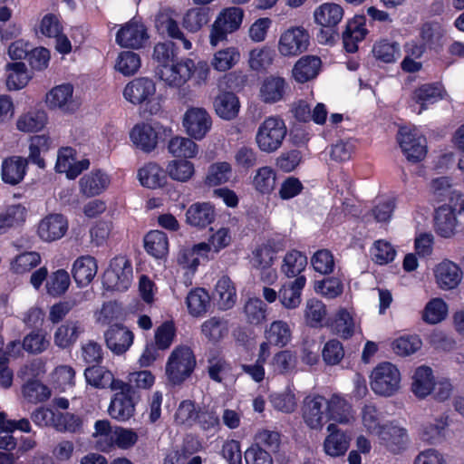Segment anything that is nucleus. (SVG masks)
Returning <instances> with one entry per match:
<instances>
[{
	"mask_svg": "<svg viewBox=\"0 0 464 464\" xmlns=\"http://www.w3.org/2000/svg\"><path fill=\"white\" fill-rule=\"evenodd\" d=\"M149 39L147 30L142 24L130 22L121 28L116 35L117 43L122 47L140 48Z\"/></svg>",
	"mask_w": 464,
	"mask_h": 464,
	"instance_id": "nucleus-18",
	"label": "nucleus"
},
{
	"mask_svg": "<svg viewBox=\"0 0 464 464\" xmlns=\"http://www.w3.org/2000/svg\"><path fill=\"white\" fill-rule=\"evenodd\" d=\"M333 331L343 338H349L353 334L354 323L346 310H340L332 324Z\"/></svg>",
	"mask_w": 464,
	"mask_h": 464,
	"instance_id": "nucleus-64",
	"label": "nucleus"
},
{
	"mask_svg": "<svg viewBox=\"0 0 464 464\" xmlns=\"http://www.w3.org/2000/svg\"><path fill=\"white\" fill-rule=\"evenodd\" d=\"M436 279L440 288L453 289L461 281L460 268L450 261H444L437 266L435 270Z\"/></svg>",
	"mask_w": 464,
	"mask_h": 464,
	"instance_id": "nucleus-28",
	"label": "nucleus"
},
{
	"mask_svg": "<svg viewBox=\"0 0 464 464\" xmlns=\"http://www.w3.org/2000/svg\"><path fill=\"white\" fill-rule=\"evenodd\" d=\"M193 61L185 59L179 63H172L160 68L158 72L160 78L171 87H181L192 77Z\"/></svg>",
	"mask_w": 464,
	"mask_h": 464,
	"instance_id": "nucleus-14",
	"label": "nucleus"
},
{
	"mask_svg": "<svg viewBox=\"0 0 464 464\" xmlns=\"http://www.w3.org/2000/svg\"><path fill=\"white\" fill-rule=\"evenodd\" d=\"M54 428L60 432L79 433L82 430V420L73 413H58Z\"/></svg>",
	"mask_w": 464,
	"mask_h": 464,
	"instance_id": "nucleus-59",
	"label": "nucleus"
},
{
	"mask_svg": "<svg viewBox=\"0 0 464 464\" xmlns=\"http://www.w3.org/2000/svg\"><path fill=\"white\" fill-rule=\"evenodd\" d=\"M398 141L409 161L419 162L426 156V139L407 128H401Z\"/></svg>",
	"mask_w": 464,
	"mask_h": 464,
	"instance_id": "nucleus-10",
	"label": "nucleus"
},
{
	"mask_svg": "<svg viewBox=\"0 0 464 464\" xmlns=\"http://www.w3.org/2000/svg\"><path fill=\"white\" fill-rule=\"evenodd\" d=\"M289 89L285 79L277 75L264 78L259 88V97L265 103L273 104L282 101Z\"/></svg>",
	"mask_w": 464,
	"mask_h": 464,
	"instance_id": "nucleus-15",
	"label": "nucleus"
},
{
	"mask_svg": "<svg viewBox=\"0 0 464 464\" xmlns=\"http://www.w3.org/2000/svg\"><path fill=\"white\" fill-rule=\"evenodd\" d=\"M434 382L432 370L430 367H418L412 376L411 391L417 397L425 398L432 392Z\"/></svg>",
	"mask_w": 464,
	"mask_h": 464,
	"instance_id": "nucleus-34",
	"label": "nucleus"
},
{
	"mask_svg": "<svg viewBox=\"0 0 464 464\" xmlns=\"http://www.w3.org/2000/svg\"><path fill=\"white\" fill-rule=\"evenodd\" d=\"M239 57L240 54L235 47L221 49L214 53L211 65L218 72H226L238 62Z\"/></svg>",
	"mask_w": 464,
	"mask_h": 464,
	"instance_id": "nucleus-47",
	"label": "nucleus"
},
{
	"mask_svg": "<svg viewBox=\"0 0 464 464\" xmlns=\"http://www.w3.org/2000/svg\"><path fill=\"white\" fill-rule=\"evenodd\" d=\"M456 206L443 205L436 211L435 225L437 232L443 237L454 235L457 225Z\"/></svg>",
	"mask_w": 464,
	"mask_h": 464,
	"instance_id": "nucleus-30",
	"label": "nucleus"
},
{
	"mask_svg": "<svg viewBox=\"0 0 464 464\" xmlns=\"http://www.w3.org/2000/svg\"><path fill=\"white\" fill-rule=\"evenodd\" d=\"M22 392L24 399L31 403L43 402L51 397V390L39 381L26 382Z\"/></svg>",
	"mask_w": 464,
	"mask_h": 464,
	"instance_id": "nucleus-51",
	"label": "nucleus"
},
{
	"mask_svg": "<svg viewBox=\"0 0 464 464\" xmlns=\"http://www.w3.org/2000/svg\"><path fill=\"white\" fill-rule=\"evenodd\" d=\"M306 265V256L297 250H293L285 255L281 270L287 277H298Z\"/></svg>",
	"mask_w": 464,
	"mask_h": 464,
	"instance_id": "nucleus-44",
	"label": "nucleus"
},
{
	"mask_svg": "<svg viewBox=\"0 0 464 464\" xmlns=\"http://www.w3.org/2000/svg\"><path fill=\"white\" fill-rule=\"evenodd\" d=\"M285 135V122L277 117H269L260 124L256 141L260 150L270 153L281 147Z\"/></svg>",
	"mask_w": 464,
	"mask_h": 464,
	"instance_id": "nucleus-4",
	"label": "nucleus"
},
{
	"mask_svg": "<svg viewBox=\"0 0 464 464\" xmlns=\"http://www.w3.org/2000/svg\"><path fill=\"white\" fill-rule=\"evenodd\" d=\"M83 300L84 295L78 293L68 300L53 304L49 313L50 321L53 324L61 322L72 308L80 304Z\"/></svg>",
	"mask_w": 464,
	"mask_h": 464,
	"instance_id": "nucleus-52",
	"label": "nucleus"
},
{
	"mask_svg": "<svg viewBox=\"0 0 464 464\" xmlns=\"http://www.w3.org/2000/svg\"><path fill=\"white\" fill-rule=\"evenodd\" d=\"M168 150L174 157L193 158L198 152V145L189 138L177 136L169 141Z\"/></svg>",
	"mask_w": 464,
	"mask_h": 464,
	"instance_id": "nucleus-48",
	"label": "nucleus"
},
{
	"mask_svg": "<svg viewBox=\"0 0 464 464\" xmlns=\"http://www.w3.org/2000/svg\"><path fill=\"white\" fill-rule=\"evenodd\" d=\"M228 331L227 322L218 316H213L205 321L201 325V332L210 342H218Z\"/></svg>",
	"mask_w": 464,
	"mask_h": 464,
	"instance_id": "nucleus-45",
	"label": "nucleus"
},
{
	"mask_svg": "<svg viewBox=\"0 0 464 464\" xmlns=\"http://www.w3.org/2000/svg\"><path fill=\"white\" fill-rule=\"evenodd\" d=\"M305 277L298 276L295 281L285 284L278 292V297L284 307L294 309L301 303V291L305 285Z\"/></svg>",
	"mask_w": 464,
	"mask_h": 464,
	"instance_id": "nucleus-31",
	"label": "nucleus"
},
{
	"mask_svg": "<svg viewBox=\"0 0 464 464\" xmlns=\"http://www.w3.org/2000/svg\"><path fill=\"white\" fill-rule=\"evenodd\" d=\"M343 16V7L335 3L322 4L314 10V22L326 28V30H321V37L324 42H334L335 37H338L334 28L342 21Z\"/></svg>",
	"mask_w": 464,
	"mask_h": 464,
	"instance_id": "nucleus-5",
	"label": "nucleus"
},
{
	"mask_svg": "<svg viewBox=\"0 0 464 464\" xmlns=\"http://www.w3.org/2000/svg\"><path fill=\"white\" fill-rule=\"evenodd\" d=\"M401 372L392 363L385 362L373 368L370 375L372 392L380 396L391 397L401 389Z\"/></svg>",
	"mask_w": 464,
	"mask_h": 464,
	"instance_id": "nucleus-1",
	"label": "nucleus"
},
{
	"mask_svg": "<svg viewBox=\"0 0 464 464\" xmlns=\"http://www.w3.org/2000/svg\"><path fill=\"white\" fill-rule=\"evenodd\" d=\"M372 54L382 63H394L401 56L400 45L396 42L381 40L373 45Z\"/></svg>",
	"mask_w": 464,
	"mask_h": 464,
	"instance_id": "nucleus-43",
	"label": "nucleus"
},
{
	"mask_svg": "<svg viewBox=\"0 0 464 464\" xmlns=\"http://www.w3.org/2000/svg\"><path fill=\"white\" fill-rule=\"evenodd\" d=\"M68 219L63 214L52 213L45 216L38 224L37 233L45 242L61 239L68 231Z\"/></svg>",
	"mask_w": 464,
	"mask_h": 464,
	"instance_id": "nucleus-11",
	"label": "nucleus"
},
{
	"mask_svg": "<svg viewBox=\"0 0 464 464\" xmlns=\"http://www.w3.org/2000/svg\"><path fill=\"white\" fill-rule=\"evenodd\" d=\"M266 304L259 298H249L244 304L243 312L248 324L258 325L266 319Z\"/></svg>",
	"mask_w": 464,
	"mask_h": 464,
	"instance_id": "nucleus-46",
	"label": "nucleus"
},
{
	"mask_svg": "<svg viewBox=\"0 0 464 464\" xmlns=\"http://www.w3.org/2000/svg\"><path fill=\"white\" fill-rule=\"evenodd\" d=\"M296 365L295 355L288 350L276 353L271 361V366L275 372L279 374H287L291 372Z\"/></svg>",
	"mask_w": 464,
	"mask_h": 464,
	"instance_id": "nucleus-60",
	"label": "nucleus"
},
{
	"mask_svg": "<svg viewBox=\"0 0 464 464\" xmlns=\"http://www.w3.org/2000/svg\"><path fill=\"white\" fill-rule=\"evenodd\" d=\"M276 173L268 166L261 167L253 177L252 185L261 194H270L276 188Z\"/></svg>",
	"mask_w": 464,
	"mask_h": 464,
	"instance_id": "nucleus-40",
	"label": "nucleus"
},
{
	"mask_svg": "<svg viewBox=\"0 0 464 464\" xmlns=\"http://www.w3.org/2000/svg\"><path fill=\"white\" fill-rule=\"evenodd\" d=\"M327 403L322 396L305 398L303 406V418L311 429H322L328 420Z\"/></svg>",
	"mask_w": 464,
	"mask_h": 464,
	"instance_id": "nucleus-13",
	"label": "nucleus"
},
{
	"mask_svg": "<svg viewBox=\"0 0 464 464\" xmlns=\"http://www.w3.org/2000/svg\"><path fill=\"white\" fill-rule=\"evenodd\" d=\"M28 160L20 156H11L2 162V179L5 183L14 186L19 184L26 173Z\"/></svg>",
	"mask_w": 464,
	"mask_h": 464,
	"instance_id": "nucleus-21",
	"label": "nucleus"
},
{
	"mask_svg": "<svg viewBox=\"0 0 464 464\" xmlns=\"http://www.w3.org/2000/svg\"><path fill=\"white\" fill-rule=\"evenodd\" d=\"M116 427H112L109 420H97L94 424V439L96 447L102 451H108L113 447Z\"/></svg>",
	"mask_w": 464,
	"mask_h": 464,
	"instance_id": "nucleus-37",
	"label": "nucleus"
},
{
	"mask_svg": "<svg viewBox=\"0 0 464 464\" xmlns=\"http://www.w3.org/2000/svg\"><path fill=\"white\" fill-rule=\"evenodd\" d=\"M69 285V274L63 269H59L47 279L46 290L50 295L60 296L66 292Z\"/></svg>",
	"mask_w": 464,
	"mask_h": 464,
	"instance_id": "nucleus-58",
	"label": "nucleus"
},
{
	"mask_svg": "<svg viewBox=\"0 0 464 464\" xmlns=\"http://www.w3.org/2000/svg\"><path fill=\"white\" fill-rule=\"evenodd\" d=\"M8 75L6 77V87L9 91H16L24 88L29 82L26 66L22 62L10 63L6 64Z\"/></svg>",
	"mask_w": 464,
	"mask_h": 464,
	"instance_id": "nucleus-38",
	"label": "nucleus"
},
{
	"mask_svg": "<svg viewBox=\"0 0 464 464\" xmlns=\"http://www.w3.org/2000/svg\"><path fill=\"white\" fill-rule=\"evenodd\" d=\"M308 32L302 27H291L279 39L278 51L284 56H296L305 52L309 45Z\"/></svg>",
	"mask_w": 464,
	"mask_h": 464,
	"instance_id": "nucleus-9",
	"label": "nucleus"
},
{
	"mask_svg": "<svg viewBox=\"0 0 464 464\" xmlns=\"http://www.w3.org/2000/svg\"><path fill=\"white\" fill-rule=\"evenodd\" d=\"M194 171V165L185 160H171L166 167V172L169 178L179 182H187L189 180Z\"/></svg>",
	"mask_w": 464,
	"mask_h": 464,
	"instance_id": "nucleus-49",
	"label": "nucleus"
},
{
	"mask_svg": "<svg viewBox=\"0 0 464 464\" xmlns=\"http://www.w3.org/2000/svg\"><path fill=\"white\" fill-rule=\"evenodd\" d=\"M144 247L148 254L157 259L166 256L169 251V240L167 235L160 230L149 232L144 238Z\"/></svg>",
	"mask_w": 464,
	"mask_h": 464,
	"instance_id": "nucleus-36",
	"label": "nucleus"
},
{
	"mask_svg": "<svg viewBox=\"0 0 464 464\" xmlns=\"http://www.w3.org/2000/svg\"><path fill=\"white\" fill-rule=\"evenodd\" d=\"M140 66V56L131 51L121 52L117 59L115 68L124 75L134 74Z\"/></svg>",
	"mask_w": 464,
	"mask_h": 464,
	"instance_id": "nucleus-62",
	"label": "nucleus"
},
{
	"mask_svg": "<svg viewBox=\"0 0 464 464\" xmlns=\"http://www.w3.org/2000/svg\"><path fill=\"white\" fill-rule=\"evenodd\" d=\"M46 123V114L44 111L28 112L19 118L17 121L18 130L24 132H33L40 130Z\"/></svg>",
	"mask_w": 464,
	"mask_h": 464,
	"instance_id": "nucleus-57",
	"label": "nucleus"
},
{
	"mask_svg": "<svg viewBox=\"0 0 464 464\" xmlns=\"http://www.w3.org/2000/svg\"><path fill=\"white\" fill-rule=\"evenodd\" d=\"M195 367L196 358L192 350L188 346H179L172 351L169 357L166 374L169 381L177 385L188 378Z\"/></svg>",
	"mask_w": 464,
	"mask_h": 464,
	"instance_id": "nucleus-2",
	"label": "nucleus"
},
{
	"mask_svg": "<svg viewBox=\"0 0 464 464\" xmlns=\"http://www.w3.org/2000/svg\"><path fill=\"white\" fill-rule=\"evenodd\" d=\"M86 382L98 389L117 391L125 387V382L115 379L112 372L104 367L92 366L84 371Z\"/></svg>",
	"mask_w": 464,
	"mask_h": 464,
	"instance_id": "nucleus-17",
	"label": "nucleus"
},
{
	"mask_svg": "<svg viewBox=\"0 0 464 464\" xmlns=\"http://www.w3.org/2000/svg\"><path fill=\"white\" fill-rule=\"evenodd\" d=\"M166 170L157 163L149 162L139 169L138 177L143 187L158 188L167 182Z\"/></svg>",
	"mask_w": 464,
	"mask_h": 464,
	"instance_id": "nucleus-32",
	"label": "nucleus"
},
{
	"mask_svg": "<svg viewBox=\"0 0 464 464\" xmlns=\"http://www.w3.org/2000/svg\"><path fill=\"white\" fill-rule=\"evenodd\" d=\"M80 334V326L77 323H67L58 327L54 334V343L66 348L76 342Z\"/></svg>",
	"mask_w": 464,
	"mask_h": 464,
	"instance_id": "nucleus-56",
	"label": "nucleus"
},
{
	"mask_svg": "<svg viewBox=\"0 0 464 464\" xmlns=\"http://www.w3.org/2000/svg\"><path fill=\"white\" fill-rule=\"evenodd\" d=\"M26 209L21 205H13L0 213V235L24 222Z\"/></svg>",
	"mask_w": 464,
	"mask_h": 464,
	"instance_id": "nucleus-39",
	"label": "nucleus"
},
{
	"mask_svg": "<svg viewBox=\"0 0 464 464\" xmlns=\"http://www.w3.org/2000/svg\"><path fill=\"white\" fill-rule=\"evenodd\" d=\"M244 17V11L240 7L224 8L217 16L212 24L209 41L212 46L227 40V35L239 29Z\"/></svg>",
	"mask_w": 464,
	"mask_h": 464,
	"instance_id": "nucleus-3",
	"label": "nucleus"
},
{
	"mask_svg": "<svg viewBox=\"0 0 464 464\" xmlns=\"http://www.w3.org/2000/svg\"><path fill=\"white\" fill-rule=\"evenodd\" d=\"M215 295L218 297V304L221 310L231 309L237 302V291L232 280L222 276L216 285Z\"/></svg>",
	"mask_w": 464,
	"mask_h": 464,
	"instance_id": "nucleus-35",
	"label": "nucleus"
},
{
	"mask_svg": "<svg viewBox=\"0 0 464 464\" xmlns=\"http://www.w3.org/2000/svg\"><path fill=\"white\" fill-rule=\"evenodd\" d=\"M109 406L110 415L118 420H129L135 411L136 392L130 384L125 382V387L118 389Z\"/></svg>",
	"mask_w": 464,
	"mask_h": 464,
	"instance_id": "nucleus-8",
	"label": "nucleus"
},
{
	"mask_svg": "<svg viewBox=\"0 0 464 464\" xmlns=\"http://www.w3.org/2000/svg\"><path fill=\"white\" fill-rule=\"evenodd\" d=\"M213 105L217 115L226 121L235 119L240 109L238 98L231 92L219 93L215 98Z\"/></svg>",
	"mask_w": 464,
	"mask_h": 464,
	"instance_id": "nucleus-26",
	"label": "nucleus"
},
{
	"mask_svg": "<svg viewBox=\"0 0 464 464\" xmlns=\"http://www.w3.org/2000/svg\"><path fill=\"white\" fill-rule=\"evenodd\" d=\"M97 264L94 257L82 256L73 264L72 274L77 285L84 286L89 285L97 274Z\"/></svg>",
	"mask_w": 464,
	"mask_h": 464,
	"instance_id": "nucleus-27",
	"label": "nucleus"
},
{
	"mask_svg": "<svg viewBox=\"0 0 464 464\" xmlns=\"http://www.w3.org/2000/svg\"><path fill=\"white\" fill-rule=\"evenodd\" d=\"M232 169L228 162H217L209 166L205 184L216 187L229 180Z\"/></svg>",
	"mask_w": 464,
	"mask_h": 464,
	"instance_id": "nucleus-50",
	"label": "nucleus"
},
{
	"mask_svg": "<svg viewBox=\"0 0 464 464\" xmlns=\"http://www.w3.org/2000/svg\"><path fill=\"white\" fill-rule=\"evenodd\" d=\"M447 312L446 303L440 298H433L426 304L422 312V319L428 324H435L444 320Z\"/></svg>",
	"mask_w": 464,
	"mask_h": 464,
	"instance_id": "nucleus-53",
	"label": "nucleus"
},
{
	"mask_svg": "<svg viewBox=\"0 0 464 464\" xmlns=\"http://www.w3.org/2000/svg\"><path fill=\"white\" fill-rule=\"evenodd\" d=\"M110 182V178L105 172L95 169L80 179V191L86 197H94L107 189Z\"/></svg>",
	"mask_w": 464,
	"mask_h": 464,
	"instance_id": "nucleus-20",
	"label": "nucleus"
},
{
	"mask_svg": "<svg viewBox=\"0 0 464 464\" xmlns=\"http://www.w3.org/2000/svg\"><path fill=\"white\" fill-rule=\"evenodd\" d=\"M107 347L116 354L124 353L133 342V334L121 324L111 325L104 334Z\"/></svg>",
	"mask_w": 464,
	"mask_h": 464,
	"instance_id": "nucleus-19",
	"label": "nucleus"
},
{
	"mask_svg": "<svg viewBox=\"0 0 464 464\" xmlns=\"http://www.w3.org/2000/svg\"><path fill=\"white\" fill-rule=\"evenodd\" d=\"M130 139L143 151L153 150L158 144V133L150 124H137L130 132Z\"/></svg>",
	"mask_w": 464,
	"mask_h": 464,
	"instance_id": "nucleus-29",
	"label": "nucleus"
},
{
	"mask_svg": "<svg viewBox=\"0 0 464 464\" xmlns=\"http://www.w3.org/2000/svg\"><path fill=\"white\" fill-rule=\"evenodd\" d=\"M364 16H355L347 23L342 37L343 46L348 53H355L358 49L357 43L365 37L367 30L364 28Z\"/></svg>",
	"mask_w": 464,
	"mask_h": 464,
	"instance_id": "nucleus-23",
	"label": "nucleus"
},
{
	"mask_svg": "<svg viewBox=\"0 0 464 464\" xmlns=\"http://www.w3.org/2000/svg\"><path fill=\"white\" fill-rule=\"evenodd\" d=\"M362 424L369 432L376 433L383 428L381 425L382 415L376 406L372 403H366L362 409Z\"/></svg>",
	"mask_w": 464,
	"mask_h": 464,
	"instance_id": "nucleus-63",
	"label": "nucleus"
},
{
	"mask_svg": "<svg viewBox=\"0 0 464 464\" xmlns=\"http://www.w3.org/2000/svg\"><path fill=\"white\" fill-rule=\"evenodd\" d=\"M186 303L191 315L200 316L207 313L210 305V297L205 289L196 288L188 293Z\"/></svg>",
	"mask_w": 464,
	"mask_h": 464,
	"instance_id": "nucleus-41",
	"label": "nucleus"
},
{
	"mask_svg": "<svg viewBox=\"0 0 464 464\" xmlns=\"http://www.w3.org/2000/svg\"><path fill=\"white\" fill-rule=\"evenodd\" d=\"M132 278V267L123 256L115 257L111 261L109 268L104 272L102 284L109 290H126Z\"/></svg>",
	"mask_w": 464,
	"mask_h": 464,
	"instance_id": "nucleus-6",
	"label": "nucleus"
},
{
	"mask_svg": "<svg viewBox=\"0 0 464 464\" xmlns=\"http://www.w3.org/2000/svg\"><path fill=\"white\" fill-rule=\"evenodd\" d=\"M156 93L155 82L146 77L136 78L130 82L123 90L124 98L132 104L149 103Z\"/></svg>",
	"mask_w": 464,
	"mask_h": 464,
	"instance_id": "nucleus-12",
	"label": "nucleus"
},
{
	"mask_svg": "<svg viewBox=\"0 0 464 464\" xmlns=\"http://www.w3.org/2000/svg\"><path fill=\"white\" fill-rule=\"evenodd\" d=\"M170 9H163L156 16V26L159 30L166 33L169 37L177 39L182 36V31L180 30L178 23L172 17Z\"/></svg>",
	"mask_w": 464,
	"mask_h": 464,
	"instance_id": "nucleus-55",
	"label": "nucleus"
},
{
	"mask_svg": "<svg viewBox=\"0 0 464 464\" xmlns=\"http://www.w3.org/2000/svg\"><path fill=\"white\" fill-rule=\"evenodd\" d=\"M266 338L270 343L280 347L286 345L291 339L289 325L284 321L273 322L266 331Z\"/></svg>",
	"mask_w": 464,
	"mask_h": 464,
	"instance_id": "nucleus-54",
	"label": "nucleus"
},
{
	"mask_svg": "<svg viewBox=\"0 0 464 464\" xmlns=\"http://www.w3.org/2000/svg\"><path fill=\"white\" fill-rule=\"evenodd\" d=\"M73 88L71 84H62L53 88L46 95V103L51 109H58L64 112L73 111L78 103L72 96Z\"/></svg>",
	"mask_w": 464,
	"mask_h": 464,
	"instance_id": "nucleus-16",
	"label": "nucleus"
},
{
	"mask_svg": "<svg viewBox=\"0 0 464 464\" xmlns=\"http://www.w3.org/2000/svg\"><path fill=\"white\" fill-rule=\"evenodd\" d=\"M330 434L324 442V451L332 457H339L343 455L350 444L351 438L345 431L339 429L335 424L332 423L327 427Z\"/></svg>",
	"mask_w": 464,
	"mask_h": 464,
	"instance_id": "nucleus-22",
	"label": "nucleus"
},
{
	"mask_svg": "<svg viewBox=\"0 0 464 464\" xmlns=\"http://www.w3.org/2000/svg\"><path fill=\"white\" fill-rule=\"evenodd\" d=\"M41 262L37 252H25L18 255L11 263V270L15 274L29 272Z\"/></svg>",
	"mask_w": 464,
	"mask_h": 464,
	"instance_id": "nucleus-61",
	"label": "nucleus"
},
{
	"mask_svg": "<svg viewBox=\"0 0 464 464\" xmlns=\"http://www.w3.org/2000/svg\"><path fill=\"white\" fill-rule=\"evenodd\" d=\"M182 123L189 137L202 140L212 127V118L205 108L190 107L184 113Z\"/></svg>",
	"mask_w": 464,
	"mask_h": 464,
	"instance_id": "nucleus-7",
	"label": "nucleus"
},
{
	"mask_svg": "<svg viewBox=\"0 0 464 464\" xmlns=\"http://www.w3.org/2000/svg\"><path fill=\"white\" fill-rule=\"evenodd\" d=\"M331 419L340 423H349L353 420L349 402L338 395H333L327 403Z\"/></svg>",
	"mask_w": 464,
	"mask_h": 464,
	"instance_id": "nucleus-42",
	"label": "nucleus"
},
{
	"mask_svg": "<svg viewBox=\"0 0 464 464\" xmlns=\"http://www.w3.org/2000/svg\"><path fill=\"white\" fill-rule=\"evenodd\" d=\"M321 68V60L317 56L305 55L295 64L292 74L295 80L304 83L315 78Z\"/></svg>",
	"mask_w": 464,
	"mask_h": 464,
	"instance_id": "nucleus-25",
	"label": "nucleus"
},
{
	"mask_svg": "<svg viewBox=\"0 0 464 464\" xmlns=\"http://www.w3.org/2000/svg\"><path fill=\"white\" fill-rule=\"evenodd\" d=\"M215 218L213 207L207 202L192 204L186 212L187 222L193 227H204Z\"/></svg>",
	"mask_w": 464,
	"mask_h": 464,
	"instance_id": "nucleus-33",
	"label": "nucleus"
},
{
	"mask_svg": "<svg viewBox=\"0 0 464 464\" xmlns=\"http://www.w3.org/2000/svg\"><path fill=\"white\" fill-rule=\"evenodd\" d=\"M378 436L387 450L392 453H399L403 450L407 443V433L406 430L392 426L385 425L378 432Z\"/></svg>",
	"mask_w": 464,
	"mask_h": 464,
	"instance_id": "nucleus-24",
	"label": "nucleus"
}]
</instances>
